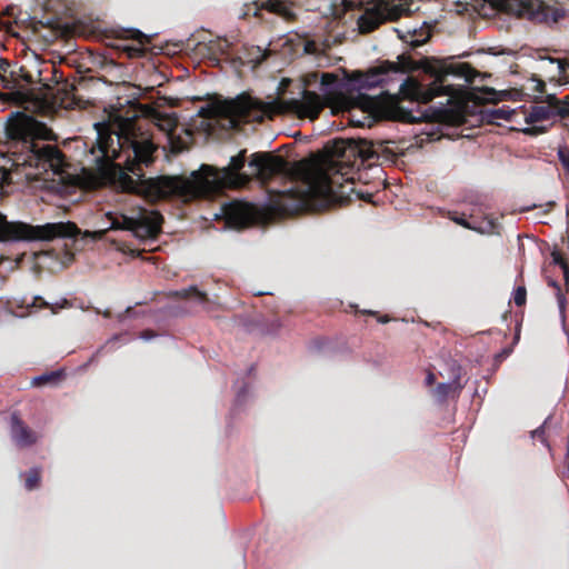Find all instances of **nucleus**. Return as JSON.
Segmentation results:
<instances>
[{
	"label": "nucleus",
	"instance_id": "obj_1",
	"mask_svg": "<svg viewBox=\"0 0 569 569\" xmlns=\"http://www.w3.org/2000/svg\"><path fill=\"white\" fill-rule=\"evenodd\" d=\"M247 162V150H240L231 157L227 167L218 169L210 164H202L193 171L190 178L161 176L146 180V191L154 199L177 198L183 202L197 199L214 198L226 189H237L247 186L252 179L263 184L276 177L300 182V186L283 192V202L293 200L295 206L284 210H308L312 197H323L328 192L327 178L315 168L309 159L290 162L281 156L270 152H254L251 154L248 167L251 170L242 172Z\"/></svg>",
	"mask_w": 569,
	"mask_h": 569
},
{
	"label": "nucleus",
	"instance_id": "obj_2",
	"mask_svg": "<svg viewBox=\"0 0 569 569\" xmlns=\"http://www.w3.org/2000/svg\"><path fill=\"white\" fill-rule=\"evenodd\" d=\"M98 137L90 149L97 172L98 186H109L122 192H133L137 181L129 174L141 179L143 167L153 163L158 150L152 139L134 130L114 133L107 126L96 123Z\"/></svg>",
	"mask_w": 569,
	"mask_h": 569
},
{
	"label": "nucleus",
	"instance_id": "obj_3",
	"mask_svg": "<svg viewBox=\"0 0 569 569\" xmlns=\"http://www.w3.org/2000/svg\"><path fill=\"white\" fill-rule=\"evenodd\" d=\"M335 153L337 157L329 159L323 166L309 159L315 168L327 178L328 192L323 197H312L308 210L318 206L328 207L353 192V180L348 177L355 167L349 159L351 156L360 158L361 162L377 157L372 143L365 139H351L343 148L337 147Z\"/></svg>",
	"mask_w": 569,
	"mask_h": 569
},
{
	"label": "nucleus",
	"instance_id": "obj_4",
	"mask_svg": "<svg viewBox=\"0 0 569 569\" xmlns=\"http://www.w3.org/2000/svg\"><path fill=\"white\" fill-rule=\"evenodd\" d=\"M8 138L21 146L18 164L34 168L39 173L60 174L64 167V154L53 144L43 143L36 137L33 123L26 116L12 120L6 129Z\"/></svg>",
	"mask_w": 569,
	"mask_h": 569
},
{
	"label": "nucleus",
	"instance_id": "obj_5",
	"mask_svg": "<svg viewBox=\"0 0 569 569\" xmlns=\"http://www.w3.org/2000/svg\"><path fill=\"white\" fill-rule=\"evenodd\" d=\"M76 234L73 222H54L32 226L26 222H9L0 212V241H50Z\"/></svg>",
	"mask_w": 569,
	"mask_h": 569
},
{
	"label": "nucleus",
	"instance_id": "obj_6",
	"mask_svg": "<svg viewBox=\"0 0 569 569\" xmlns=\"http://www.w3.org/2000/svg\"><path fill=\"white\" fill-rule=\"evenodd\" d=\"M448 73L470 81L475 76V69L467 62L456 63L450 66L446 73L437 76L427 88H423L416 81L406 79L400 84V91L413 99L422 100L425 103L437 97L452 96L453 89L451 86L446 84Z\"/></svg>",
	"mask_w": 569,
	"mask_h": 569
},
{
	"label": "nucleus",
	"instance_id": "obj_7",
	"mask_svg": "<svg viewBox=\"0 0 569 569\" xmlns=\"http://www.w3.org/2000/svg\"><path fill=\"white\" fill-rule=\"evenodd\" d=\"M110 229L128 230L139 239H154L161 231L162 216L158 211L138 208L131 214L107 213Z\"/></svg>",
	"mask_w": 569,
	"mask_h": 569
},
{
	"label": "nucleus",
	"instance_id": "obj_8",
	"mask_svg": "<svg viewBox=\"0 0 569 569\" xmlns=\"http://www.w3.org/2000/svg\"><path fill=\"white\" fill-rule=\"evenodd\" d=\"M418 68V63L410 56L403 53L398 56L397 62L383 61L367 72H355L351 81L358 89H370L383 86L393 80L396 76L402 77Z\"/></svg>",
	"mask_w": 569,
	"mask_h": 569
},
{
	"label": "nucleus",
	"instance_id": "obj_9",
	"mask_svg": "<svg viewBox=\"0 0 569 569\" xmlns=\"http://www.w3.org/2000/svg\"><path fill=\"white\" fill-rule=\"evenodd\" d=\"M376 0L358 18L360 33H370L386 21H395L411 12V0Z\"/></svg>",
	"mask_w": 569,
	"mask_h": 569
},
{
	"label": "nucleus",
	"instance_id": "obj_10",
	"mask_svg": "<svg viewBox=\"0 0 569 569\" xmlns=\"http://www.w3.org/2000/svg\"><path fill=\"white\" fill-rule=\"evenodd\" d=\"M283 103L289 111L296 113L298 117L309 118L311 120L317 119L326 107V102L321 96L307 89L302 90L301 99L292 98L286 100Z\"/></svg>",
	"mask_w": 569,
	"mask_h": 569
},
{
	"label": "nucleus",
	"instance_id": "obj_11",
	"mask_svg": "<svg viewBox=\"0 0 569 569\" xmlns=\"http://www.w3.org/2000/svg\"><path fill=\"white\" fill-rule=\"evenodd\" d=\"M226 223L236 229H243L254 223L256 211L252 204L232 201L222 207Z\"/></svg>",
	"mask_w": 569,
	"mask_h": 569
},
{
	"label": "nucleus",
	"instance_id": "obj_12",
	"mask_svg": "<svg viewBox=\"0 0 569 569\" xmlns=\"http://www.w3.org/2000/svg\"><path fill=\"white\" fill-rule=\"evenodd\" d=\"M448 217L457 224L481 234L498 233L499 223L493 218H489L488 216L479 220L475 213V210H472L469 214L465 212L460 213L458 211H450Z\"/></svg>",
	"mask_w": 569,
	"mask_h": 569
},
{
	"label": "nucleus",
	"instance_id": "obj_13",
	"mask_svg": "<svg viewBox=\"0 0 569 569\" xmlns=\"http://www.w3.org/2000/svg\"><path fill=\"white\" fill-rule=\"evenodd\" d=\"M508 9L519 16L546 18L550 8L547 0H508Z\"/></svg>",
	"mask_w": 569,
	"mask_h": 569
},
{
	"label": "nucleus",
	"instance_id": "obj_14",
	"mask_svg": "<svg viewBox=\"0 0 569 569\" xmlns=\"http://www.w3.org/2000/svg\"><path fill=\"white\" fill-rule=\"evenodd\" d=\"M77 90L78 88L74 81L62 79V73H60V80L57 81L54 98L62 108L72 109L80 104L81 100L77 96Z\"/></svg>",
	"mask_w": 569,
	"mask_h": 569
},
{
	"label": "nucleus",
	"instance_id": "obj_15",
	"mask_svg": "<svg viewBox=\"0 0 569 569\" xmlns=\"http://www.w3.org/2000/svg\"><path fill=\"white\" fill-rule=\"evenodd\" d=\"M11 435L17 446L30 447L38 440V435L31 430L16 413L11 417Z\"/></svg>",
	"mask_w": 569,
	"mask_h": 569
},
{
	"label": "nucleus",
	"instance_id": "obj_16",
	"mask_svg": "<svg viewBox=\"0 0 569 569\" xmlns=\"http://www.w3.org/2000/svg\"><path fill=\"white\" fill-rule=\"evenodd\" d=\"M355 107L359 108L369 116L377 117L381 110V101L378 97H371L362 92H358L352 98Z\"/></svg>",
	"mask_w": 569,
	"mask_h": 569
},
{
	"label": "nucleus",
	"instance_id": "obj_17",
	"mask_svg": "<svg viewBox=\"0 0 569 569\" xmlns=\"http://www.w3.org/2000/svg\"><path fill=\"white\" fill-rule=\"evenodd\" d=\"M291 2L292 0H263L260 6L256 4V10L264 9L286 18L287 20H292L295 14L291 12L289 7Z\"/></svg>",
	"mask_w": 569,
	"mask_h": 569
},
{
	"label": "nucleus",
	"instance_id": "obj_18",
	"mask_svg": "<svg viewBox=\"0 0 569 569\" xmlns=\"http://www.w3.org/2000/svg\"><path fill=\"white\" fill-rule=\"evenodd\" d=\"M399 38L402 39L406 43H408L412 49H416L422 44H425L430 39V30L428 28L420 29H408L406 33H401L398 30Z\"/></svg>",
	"mask_w": 569,
	"mask_h": 569
},
{
	"label": "nucleus",
	"instance_id": "obj_19",
	"mask_svg": "<svg viewBox=\"0 0 569 569\" xmlns=\"http://www.w3.org/2000/svg\"><path fill=\"white\" fill-rule=\"evenodd\" d=\"M258 104H260V102L250 97H240L236 101H232L231 110L234 114L247 118L250 116L252 109L258 108Z\"/></svg>",
	"mask_w": 569,
	"mask_h": 569
},
{
	"label": "nucleus",
	"instance_id": "obj_20",
	"mask_svg": "<svg viewBox=\"0 0 569 569\" xmlns=\"http://www.w3.org/2000/svg\"><path fill=\"white\" fill-rule=\"evenodd\" d=\"M461 388L462 387L458 380H455L450 383H439L433 389V396L437 398V400L439 402H445L450 395H452V393L459 395Z\"/></svg>",
	"mask_w": 569,
	"mask_h": 569
},
{
	"label": "nucleus",
	"instance_id": "obj_21",
	"mask_svg": "<svg viewBox=\"0 0 569 569\" xmlns=\"http://www.w3.org/2000/svg\"><path fill=\"white\" fill-rule=\"evenodd\" d=\"M552 118V109L550 108V103L547 106H533L530 112L526 116V122L531 124L543 120H549Z\"/></svg>",
	"mask_w": 569,
	"mask_h": 569
},
{
	"label": "nucleus",
	"instance_id": "obj_22",
	"mask_svg": "<svg viewBox=\"0 0 569 569\" xmlns=\"http://www.w3.org/2000/svg\"><path fill=\"white\" fill-rule=\"evenodd\" d=\"M171 297L178 299H196L200 303H204L208 301V296L206 292L198 290L197 287L191 286L186 289L177 290L171 293Z\"/></svg>",
	"mask_w": 569,
	"mask_h": 569
},
{
	"label": "nucleus",
	"instance_id": "obj_23",
	"mask_svg": "<svg viewBox=\"0 0 569 569\" xmlns=\"http://www.w3.org/2000/svg\"><path fill=\"white\" fill-rule=\"evenodd\" d=\"M569 97H566L563 100L557 99L555 96H548L547 102L550 103V108L552 109V117L558 116L562 119L569 117Z\"/></svg>",
	"mask_w": 569,
	"mask_h": 569
},
{
	"label": "nucleus",
	"instance_id": "obj_24",
	"mask_svg": "<svg viewBox=\"0 0 569 569\" xmlns=\"http://www.w3.org/2000/svg\"><path fill=\"white\" fill-rule=\"evenodd\" d=\"M41 481V469L40 468H31L24 475V487L27 490L31 491L39 487Z\"/></svg>",
	"mask_w": 569,
	"mask_h": 569
},
{
	"label": "nucleus",
	"instance_id": "obj_25",
	"mask_svg": "<svg viewBox=\"0 0 569 569\" xmlns=\"http://www.w3.org/2000/svg\"><path fill=\"white\" fill-rule=\"evenodd\" d=\"M62 377L60 371H51L41 376L34 377L31 381L33 387H42L44 385L56 383Z\"/></svg>",
	"mask_w": 569,
	"mask_h": 569
},
{
	"label": "nucleus",
	"instance_id": "obj_26",
	"mask_svg": "<svg viewBox=\"0 0 569 569\" xmlns=\"http://www.w3.org/2000/svg\"><path fill=\"white\" fill-rule=\"evenodd\" d=\"M520 327H521V321H517L512 345L510 347L503 348L499 353L496 355V357H495L496 362H502L505 359H507L512 353L513 346L516 343H518V341L520 339Z\"/></svg>",
	"mask_w": 569,
	"mask_h": 569
},
{
	"label": "nucleus",
	"instance_id": "obj_27",
	"mask_svg": "<svg viewBox=\"0 0 569 569\" xmlns=\"http://www.w3.org/2000/svg\"><path fill=\"white\" fill-rule=\"evenodd\" d=\"M540 60L542 62L547 61L549 64H556V72H555L553 77L565 76L569 68V63L563 59H556V58H551V57H540Z\"/></svg>",
	"mask_w": 569,
	"mask_h": 569
},
{
	"label": "nucleus",
	"instance_id": "obj_28",
	"mask_svg": "<svg viewBox=\"0 0 569 569\" xmlns=\"http://www.w3.org/2000/svg\"><path fill=\"white\" fill-rule=\"evenodd\" d=\"M512 112L509 111L506 107L492 109L488 112V120L491 121L493 119H505L509 120L511 118Z\"/></svg>",
	"mask_w": 569,
	"mask_h": 569
},
{
	"label": "nucleus",
	"instance_id": "obj_29",
	"mask_svg": "<svg viewBox=\"0 0 569 569\" xmlns=\"http://www.w3.org/2000/svg\"><path fill=\"white\" fill-rule=\"evenodd\" d=\"M527 300V290L523 286H519L516 288L513 292V301L516 306L522 307Z\"/></svg>",
	"mask_w": 569,
	"mask_h": 569
},
{
	"label": "nucleus",
	"instance_id": "obj_30",
	"mask_svg": "<svg viewBox=\"0 0 569 569\" xmlns=\"http://www.w3.org/2000/svg\"><path fill=\"white\" fill-rule=\"evenodd\" d=\"M198 114L202 118L213 119L219 114V109L216 106L201 107Z\"/></svg>",
	"mask_w": 569,
	"mask_h": 569
},
{
	"label": "nucleus",
	"instance_id": "obj_31",
	"mask_svg": "<svg viewBox=\"0 0 569 569\" xmlns=\"http://www.w3.org/2000/svg\"><path fill=\"white\" fill-rule=\"evenodd\" d=\"M549 286H551V287H553L556 289V296H557V301H558L559 309L561 311H563L565 308H566V302H567L566 296L562 293L559 284L556 281H550Z\"/></svg>",
	"mask_w": 569,
	"mask_h": 569
},
{
	"label": "nucleus",
	"instance_id": "obj_32",
	"mask_svg": "<svg viewBox=\"0 0 569 569\" xmlns=\"http://www.w3.org/2000/svg\"><path fill=\"white\" fill-rule=\"evenodd\" d=\"M18 84L17 79H9L8 76L0 71V86L4 89H14Z\"/></svg>",
	"mask_w": 569,
	"mask_h": 569
},
{
	"label": "nucleus",
	"instance_id": "obj_33",
	"mask_svg": "<svg viewBox=\"0 0 569 569\" xmlns=\"http://www.w3.org/2000/svg\"><path fill=\"white\" fill-rule=\"evenodd\" d=\"M0 71L8 76L9 79H14V71L11 70V63L2 58H0Z\"/></svg>",
	"mask_w": 569,
	"mask_h": 569
},
{
	"label": "nucleus",
	"instance_id": "obj_34",
	"mask_svg": "<svg viewBox=\"0 0 569 569\" xmlns=\"http://www.w3.org/2000/svg\"><path fill=\"white\" fill-rule=\"evenodd\" d=\"M558 158H559V161L561 162L565 171H568L569 170V152L565 149H560L558 151Z\"/></svg>",
	"mask_w": 569,
	"mask_h": 569
},
{
	"label": "nucleus",
	"instance_id": "obj_35",
	"mask_svg": "<svg viewBox=\"0 0 569 569\" xmlns=\"http://www.w3.org/2000/svg\"><path fill=\"white\" fill-rule=\"evenodd\" d=\"M127 32L130 33V37L132 39L138 40L140 44H144L146 42H148L147 36L139 30H128Z\"/></svg>",
	"mask_w": 569,
	"mask_h": 569
},
{
	"label": "nucleus",
	"instance_id": "obj_36",
	"mask_svg": "<svg viewBox=\"0 0 569 569\" xmlns=\"http://www.w3.org/2000/svg\"><path fill=\"white\" fill-rule=\"evenodd\" d=\"M551 258H552V262L557 266H559L560 268L561 267H565V264H567L568 262L565 260V258L562 257V253L560 251H552L551 253Z\"/></svg>",
	"mask_w": 569,
	"mask_h": 569
},
{
	"label": "nucleus",
	"instance_id": "obj_37",
	"mask_svg": "<svg viewBox=\"0 0 569 569\" xmlns=\"http://www.w3.org/2000/svg\"><path fill=\"white\" fill-rule=\"evenodd\" d=\"M336 80L337 77L333 73L325 72L321 74V84L323 87L332 84Z\"/></svg>",
	"mask_w": 569,
	"mask_h": 569
},
{
	"label": "nucleus",
	"instance_id": "obj_38",
	"mask_svg": "<svg viewBox=\"0 0 569 569\" xmlns=\"http://www.w3.org/2000/svg\"><path fill=\"white\" fill-rule=\"evenodd\" d=\"M531 437L533 439H539L541 442H546L543 426H541V427L537 428L536 430H533L531 432Z\"/></svg>",
	"mask_w": 569,
	"mask_h": 569
},
{
	"label": "nucleus",
	"instance_id": "obj_39",
	"mask_svg": "<svg viewBox=\"0 0 569 569\" xmlns=\"http://www.w3.org/2000/svg\"><path fill=\"white\" fill-rule=\"evenodd\" d=\"M532 80L536 82L533 90L538 93H543L546 90L545 81L536 77H533Z\"/></svg>",
	"mask_w": 569,
	"mask_h": 569
},
{
	"label": "nucleus",
	"instance_id": "obj_40",
	"mask_svg": "<svg viewBox=\"0 0 569 569\" xmlns=\"http://www.w3.org/2000/svg\"><path fill=\"white\" fill-rule=\"evenodd\" d=\"M367 315H370V316H373V317H377V320L380 322V323H387L390 321V317L388 315H385V316H380L377 311H363Z\"/></svg>",
	"mask_w": 569,
	"mask_h": 569
},
{
	"label": "nucleus",
	"instance_id": "obj_41",
	"mask_svg": "<svg viewBox=\"0 0 569 569\" xmlns=\"http://www.w3.org/2000/svg\"><path fill=\"white\" fill-rule=\"evenodd\" d=\"M140 337L144 340H149L153 337H156V333L152 331V330H143L141 333H140Z\"/></svg>",
	"mask_w": 569,
	"mask_h": 569
},
{
	"label": "nucleus",
	"instance_id": "obj_42",
	"mask_svg": "<svg viewBox=\"0 0 569 569\" xmlns=\"http://www.w3.org/2000/svg\"><path fill=\"white\" fill-rule=\"evenodd\" d=\"M435 382H436V376L431 371H429L427 377H426V385L430 387Z\"/></svg>",
	"mask_w": 569,
	"mask_h": 569
},
{
	"label": "nucleus",
	"instance_id": "obj_43",
	"mask_svg": "<svg viewBox=\"0 0 569 569\" xmlns=\"http://www.w3.org/2000/svg\"><path fill=\"white\" fill-rule=\"evenodd\" d=\"M34 306H38L40 308L48 307V302H46L41 297H34Z\"/></svg>",
	"mask_w": 569,
	"mask_h": 569
},
{
	"label": "nucleus",
	"instance_id": "obj_44",
	"mask_svg": "<svg viewBox=\"0 0 569 569\" xmlns=\"http://www.w3.org/2000/svg\"><path fill=\"white\" fill-rule=\"evenodd\" d=\"M562 269V272H563V278L566 280V282L569 281V264H565V267H561Z\"/></svg>",
	"mask_w": 569,
	"mask_h": 569
},
{
	"label": "nucleus",
	"instance_id": "obj_45",
	"mask_svg": "<svg viewBox=\"0 0 569 569\" xmlns=\"http://www.w3.org/2000/svg\"><path fill=\"white\" fill-rule=\"evenodd\" d=\"M128 50H129L130 56H132V52H134V53L140 52V49H138V48H128Z\"/></svg>",
	"mask_w": 569,
	"mask_h": 569
},
{
	"label": "nucleus",
	"instance_id": "obj_46",
	"mask_svg": "<svg viewBox=\"0 0 569 569\" xmlns=\"http://www.w3.org/2000/svg\"><path fill=\"white\" fill-rule=\"evenodd\" d=\"M509 316H511V311H509V310H508V311H506V312L503 313V316H502V317H503V319L506 320Z\"/></svg>",
	"mask_w": 569,
	"mask_h": 569
},
{
	"label": "nucleus",
	"instance_id": "obj_47",
	"mask_svg": "<svg viewBox=\"0 0 569 569\" xmlns=\"http://www.w3.org/2000/svg\"><path fill=\"white\" fill-rule=\"evenodd\" d=\"M535 129L533 128H527L523 130L525 133H531Z\"/></svg>",
	"mask_w": 569,
	"mask_h": 569
},
{
	"label": "nucleus",
	"instance_id": "obj_48",
	"mask_svg": "<svg viewBox=\"0 0 569 569\" xmlns=\"http://www.w3.org/2000/svg\"><path fill=\"white\" fill-rule=\"evenodd\" d=\"M363 124H365L363 122H360V121L357 122V126L362 127Z\"/></svg>",
	"mask_w": 569,
	"mask_h": 569
},
{
	"label": "nucleus",
	"instance_id": "obj_49",
	"mask_svg": "<svg viewBox=\"0 0 569 569\" xmlns=\"http://www.w3.org/2000/svg\"><path fill=\"white\" fill-rule=\"evenodd\" d=\"M568 457H569V436H568Z\"/></svg>",
	"mask_w": 569,
	"mask_h": 569
}]
</instances>
